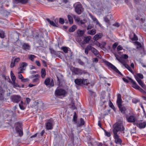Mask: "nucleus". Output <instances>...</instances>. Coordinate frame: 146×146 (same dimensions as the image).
I'll list each match as a JSON object with an SVG mask.
<instances>
[{"label": "nucleus", "mask_w": 146, "mask_h": 146, "mask_svg": "<svg viewBox=\"0 0 146 146\" xmlns=\"http://www.w3.org/2000/svg\"><path fill=\"white\" fill-rule=\"evenodd\" d=\"M113 133L118 134L119 131H122L124 130L125 128L121 122L116 123L113 126Z\"/></svg>", "instance_id": "f257e3e1"}, {"label": "nucleus", "mask_w": 146, "mask_h": 146, "mask_svg": "<svg viewBox=\"0 0 146 146\" xmlns=\"http://www.w3.org/2000/svg\"><path fill=\"white\" fill-rule=\"evenodd\" d=\"M16 133L19 134V136L20 137L22 136L23 134L22 124L19 122L15 123V125Z\"/></svg>", "instance_id": "f03ea898"}, {"label": "nucleus", "mask_w": 146, "mask_h": 146, "mask_svg": "<svg viewBox=\"0 0 146 146\" xmlns=\"http://www.w3.org/2000/svg\"><path fill=\"white\" fill-rule=\"evenodd\" d=\"M74 82L76 84L80 86L87 85L89 84L87 79L77 78L75 80Z\"/></svg>", "instance_id": "7ed1b4c3"}, {"label": "nucleus", "mask_w": 146, "mask_h": 146, "mask_svg": "<svg viewBox=\"0 0 146 146\" xmlns=\"http://www.w3.org/2000/svg\"><path fill=\"white\" fill-rule=\"evenodd\" d=\"M127 78L132 84V87L133 88L139 90V91L142 92H146L143 89H141L139 86H138L136 84V82L132 79L131 78L128 76L127 77Z\"/></svg>", "instance_id": "20e7f679"}, {"label": "nucleus", "mask_w": 146, "mask_h": 146, "mask_svg": "<svg viewBox=\"0 0 146 146\" xmlns=\"http://www.w3.org/2000/svg\"><path fill=\"white\" fill-rule=\"evenodd\" d=\"M74 8L75 12L78 15L80 14L84 11V9L82 5L78 2L76 3Z\"/></svg>", "instance_id": "39448f33"}, {"label": "nucleus", "mask_w": 146, "mask_h": 146, "mask_svg": "<svg viewBox=\"0 0 146 146\" xmlns=\"http://www.w3.org/2000/svg\"><path fill=\"white\" fill-rule=\"evenodd\" d=\"M11 99L13 102L18 103L21 100V97L18 95H14L11 96Z\"/></svg>", "instance_id": "423d86ee"}, {"label": "nucleus", "mask_w": 146, "mask_h": 146, "mask_svg": "<svg viewBox=\"0 0 146 146\" xmlns=\"http://www.w3.org/2000/svg\"><path fill=\"white\" fill-rule=\"evenodd\" d=\"M106 64L119 74L121 76H123V74L121 73V72L112 64L108 61H106Z\"/></svg>", "instance_id": "0eeeda50"}, {"label": "nucleus", "mask_w": 146, "mask_h": 146, "mask_svg": "<svg viewBox=\"0 0 146 146\" xmlns=\"http://www.w3.org/2000/svg\"><path fill=\"white\" fill-rule=\"evenodd\" d=\"M70 70L75 74H81L83 73L82 70L78 68L72 67L70 68Z\"/></svg>", "instance_id": "6e6552de"}, {"label": "nucleus", "mask_w": 146, "mask_h": 146, "mask_svg": "<svg viewBox=\"0 0 146 146\" xmlns=\"http://www.w3.org/2000/svg\"><path fill=\"white\" fill-rule=\"evenodd\" d=\"M113 134L115 143L116 144H121L122 142V141L118 135V134L113 133Z\"/></svg>", "instance_id": "1a4fd4ad"}, {"label": "nucleus", "mask_w": 146, "mask_h": 146, "mask_svg": "<svg viewBox=\"0 0 146 146\" xmlns=\"http://www.w3.org/2000/svg\"><path fill=\"white\" fill-rule=\"evenodd\" d=\"M55 93L57 96L64 95L66 94V92L64 90L59 88L56 91Z\"/></svg>", "instance_id": "9d476101"}, {"label": "nucleus", "mask_w": 146, "mask_h": 146, "mask_svg": "<svg viewBox=\"0 0 146 146\" xmlns=\"http://www.w3.org/2000/svg\"><path fill=\"white\" fill-rule=\"evenodd\" d=\"M91 48L92 49H91V50L92 52L96 56L99 57L100 58H101V56L100 54V53L97 50L96 48L93 47L91 46Z\"/></svg>", "instance_id": "9b49d317"}, {"label": "nucleus", "mask_w": 146, "mask_h": 146, "mask_svg": "<svg viewBox=\"0 0 146 146\" xmlns=\"http://www.w3.org/2000/svg\"><path fill=\"white\" fill-rule=\"evenodd\" d=\"M135 79L137 81L139 84L143 88L145 89L146 88V86L145 84L143 82L142 80L137 77H135Z\"/></svg>", "instance_id": "f8f14e48"}, {"label": "nucleus", "mask_w": 146, "mask_h": 146, "mask_svg": "<svg viewBox=\"0 0 146 146\" xmlns=\"http://www.w3.org/2000/svg\"><path fill=\"white\" fill-rule=\"evenodd\" d=\"M47 122L46 125V129L48 130H51L53 129V127L52 124V122L50 119Z\"/></svg>", "instance_id": "ddd939ff"}, {"label": "nucleus", "mask_w": 146, "mask_h": 146, "mask_svg": "<svg viewBox=\"0 0 146 146\" xmlns=\"http://www.w3.org/2000/svg\"><path fill=\"white\" fill-rule=\"evenodd\" d=\"M85 32L86 30H81L79 29L77 31V34L79 37H81L84 35Z\"/></svg>", "instance_id": "4468645a"}, {"label": "nucleus", "mask_w": 146, "mask_h": 146, "mask_svg": "<svg viewBox=\"0 0 146 146\" xmlns=\"http://www.w3.org/2000/svg\"><path fill=\"white\" fill-rule=\"evenodd\" d=\"M91 38V37L90 36H88L85 37L84 39L82 42L83 44H84L89 42V41Z\"/></svg>", "instance_id": "2eb2a0df"}, {"label": "nucleus", "mask_w": 146, "mask_h": 146, "mask_svg": "<svg viewBox=\"0 0 146 146\" xmlns=\"http://www.w3.org/2000/svg\"><path fill=\"white\" fill-rule=\"evenodd\" d=\"M4 91L2 88L0 86V100H3L4 99Z\"/></svg>", "instance_id": "dca6fc26"}, {"label": "nucleus", "mask_w": 146, "mask_h": 146, "mask_svg": "<svg viewBox=\"0 0 146 146\" xmlns=\"http://www.w3.org/2000/svg\"><path fill=\"white\" fill-rule=\"evenodd\" d=\"M137 126L140 128H144L146 125V122H143V123H137Z\"/></svg>", "instance_id": "f3484780"}, {"label": "nucleus", "mask_w": 146, "mask_h": 146, "mask_svg": "<svg viewBox=\"0 0 146 146\" xmlns=\"http://www.w3.org/2000/svg\"><path fill=\"white\" fill-rule=\"evenodd\" d=\"M16 3H21L23 4H25L28 2V0H13Z\"/></svg>", "instance_id": "a211bd4d"}, {"label": "nucleus", "mask_w": 146, "mask_h": 146, "mask_svg": "<svg viewBox=\"0 0 146 146\" xmlns=\"http://www.w3.org/2000/svg\"><path fill=\"white\" fill-rule=\"evenodd\" d=\"M118 107L121 113L124 114L126 113V112L127 111L126 109L124 106L121 105Z\"/></svg>", "instance_id": "6ab92c4d"}, {"label": "nucleus", "mask_w": 146, "mask_h": 146, "mask_svg": "<svg viewBox=\"0 0 146 146\" xmlns=\"http://www.w3.org/2000/svg\"><path fill=\"white\" fill-rule=\"evenodd\" d=\"M128 121L129 122H134L135 121V119L134 116L131 115L127 118Z\"/></svg>", "instance_id": "aec40b11"}, {"label": "nucleus", "mask_w": 146, "mask_h": 146, "mask_svg": "<svg viewBox=\"0 0 146 146\" xmlns=\"http://www.w3.org/2000/svg\"><path fill=\"white\" fill-rule=\"evenodd\" d=\"M50 50L51 53L52 54H54L57 56L59 57L60 56L59 53H58V52H56L52 48H50Z\"/></svg>", "instance_id": "412c9836"}, {"label": "nucleus", "mask_w": 146, "mask_h": 146, "mask_svg": "<svg viewBox=\"0 0 146 146\" xmlns=\"http://www.w3.org/2000/svg\"><path fill=\"white\" fill-rule=\"evenodd\" d=\"M102 34H97L94 36V39L95 40L97 41L99 39L101 38L102 37Z\"/></svg>", "instance_id": "4be33fe9"}, {"label": "nucleus", "mask_w": 146, "mask_h": 146, "mask_svg": "<svg viewBox=\"0 0 146 146\" xmlns=\"http://www.w3.org/2000/svg\"><path fill=\"white\" fill-rule=\"evenodd\" d=\"M41 76L42 78H44L46 75V73L45 69V68H43L41 69Z\"/></svg>", "instance_id": "5701e85b"}, {"label": "nucleus", "mask_w": 146, "mask_h": 146, "mask_svg": "<svg viewBox=\"0 0 146 146\" xmlns=\"http://www.w3.org/2000/svg\"><path fill=\"white\" fill-rule=\"evenodd\" d=\"M91 46L90 45H88L85 48V53L86 55H88V51L91 50L92 49L91 48Z\"/></svg>", "instance_id": "b1692460"}, {"label": "nucleus", "mask_w": 146, "mask_h": 146, "mask_svg": "<svg viewBox=\"0 0 146 146\" xmlns=\"http://www.w3.org/2000/svg\"><path fill=\"white\" fill-rule=\"evenodd\" d=\"M77 29V27L76 25H73L72 27L70 28L69 29V31L70 32H73Z\"/></svg>", "instance_id": "393cba45"}, {"label": "nucleus", "mask_w": 146, "mask_h": 146, "mask_svg": "<svg viewBox=\"0 0 146 146\" xmlns=\"http://www.w3.org/2000/svg\"><path fill=\"white\" fill-rule=\"evenodd\" d=\"M85 124V122L84 121L83 119L82 118H81L80 119V123L77 124V126L80 127L84 125Z\"/></svg>", "instance_id": "a878e982"}, {"label": "nucleus", "mask_w": 146, "mask_h": 146, "mask_svg": "<svg viewBox=\"0 0 146 146\" xmlns=\"http://www.w3.org/2000/svg\"><path fill=\"white\" fill-rule=\"evenodd\" d=\"M90 16L92 19L93 20V21L94 22H96V24L100 25V23L99 22L98 20L96 17L93 16L92 15L90 14Z\"/></svg>", "instance_id": "bb28decb"}, {"label": "nucleus", "mask_w": 146, "mask_h": 146, "mask_svg": "<svg viewBox=\"0 0 146 146\" xmlns=\"http://www.w3.org/2000/svg\"><path fill=\"white\" fill-rule=\"evenodd\" d=\"M30 48L29 45L28 44L25 43L22 46L23 48L25 50L29 49Z\"/></svg>", "instance_id": "cd10ccee"}, {"label": "nucleus", "mask_w": 146, "mask_h": 146, "mask_svg": "<svg viewBox=\"0 0 146 146\" xmlns=\"http://www.w3.org/2000/svg\"><path fill=\"white\" fill-rule=\"evenodd\" d=\"M27 65L28 64L27 63L25 62H23L21 64V66L19 68L21 69H25V68L27 66Z\"/></svg>", "instance_id": "c85d7f7f"}, {"label": "nucleus", "mask_w": 146, "mask_h": 146, "mask_svg": "<svg viewBox=\"0 0 146 146\" xmlns=\"http://www.w3.org/2000/svg\"><path fill=\"white\" fill-rule=\"evenodd\" d=\"M96 30L95 29H93L92 30L89 31L88 33V34L91 35H94L96 33Z\"/></svg>", "instance_id": "c756f323"}, {"label": "nucleus", "mask_w": 146, "mask_h": 146, "mask_svg": "<svg viewBox=\"0 0 146 146\" xmlns=\"http://www.w3.org/2000/svg\"><path fill=\"white\" fill-rule=\"evenodd\" d=\"M50 82V80L49 78H47L45 80L44 82V84L45 85L48 86L49 85Z\"/></svg>", "instance_id": "7c9ffc66"}, {"label": "nucleus", "mask_w": 146, "mask_h": 146, "mask_svg": "<svg viewBox=\"0 0 146 146\" xmlns=\"http://www.w3.org/2000/svg\"><path fill=\"white\" fill-rule=\"evenodd\" d=\"M73 121L74 122L75 124L77 123V116L76 112H74V114L73 116Z\"/></svg>", "instance_id": "2f4dec72"}, {"label": "nucleus", "mask_w": 146, "mask_h": 146, "mask_svg": "<svg viewBox=\"0 0 146 146\" xmlns=\"http://www.w3.org/2000/svg\"><path fill=\"white\" fill-rule=\"evenodd\" d=\"M68 17L70 24H72L73 22L72 17L69 15H68Z\"/></svg>", "instance_id": "473e14b6"}, {"label": "nucleus", "mask_w": 146, "mask_h": 146, "mask_svg": "<svg viewBox=\"0 0 146 146\" xmlns=\"http://www.w3.org/2000/svg\"><path fill=\"white\" fill-rule=\"evenodd\" d=\"M36 58V56L33 55H30L29 56V59L32 61H34V59Z\"/></svg>", "instance_id": "72a5a7b5"}, {"label": "nucleus", "mask_w": 146, "mask_h": 146, "mask_svg": "<svg viewBox=\"0 0 146 146\" xmlns=\"http://www.w3.org/2000/svg\"><path fill=\"white\" fill-rule=\"evenodd\" d=\"M122 99H117V103L118 105V107H119L122 105Z\"/></svg>", "instance_id": "f704fd0d"}, {"label": "nucleus", "mask_w": 146, "mask_h": 146, "mask_svg": "<svg viewBox=\"0 0 146 146\" xmlns=\"http://www.w3.org/2000/svg\"><path fill=\"white\" fill-rule=\"evenodd\" d=\"M11 83H12L13 85V87L15 88L17 87H20V86L18 85L17 83L15 82V81H14L13 82H12L11 81Z\"/></svg>", "instance_id": "c9c22d12"}, {"label": "nucleus", "mask_w": 146, "mask_h": 146, "mask_svg": "<svg viewBox=\"0 0 146 146\" xmlns=\"http://www.w3.org/2000/svg\"><path fill=\"white\" fill-rule=\"evenodd\" d=\"M62 49L65 53H67L68 51V48L66 47H62Z\"/></svg>", "instance_id": "e433bc0d"}, {"label": "nucleus", "mask_w": 146, "mask_h": 146, "mask_svg": "<svg viewBox=\"0 0 146 146\" xmlns=\"http://www.w3.org/2000/svg\"><path fill=\"white\" fill-rule=\"evenodd\" d=\"M78 62L80 65L84 66V63L80 59H77Z\"/></svg>", "instance_id": "4c0bfd02"}, {"label": "nucleus", "mask_w": 146, "mask_h": 146, "mask_svg": "<svg viewBox=\"0 0 146 146\" xmlns=\"http://www.w3.org/2000/svg\"><path fill=\"white\" fill-rule=\"evenodd\" d=\"M132 102L133 103L136 104L137 102H139L140 101L135 98H133L132 99Z\"/></svg>", "instance_id": "58836bf2"}, {"label": "nucleus", "mask_w": 146, "mask_h": 146, "mask_svg": "<svg viewBox=\"0 0 146 146\" xmlns=\"http://www.w3.org/2000/svg\"><path fill=\"white\" fill-rule=\"evenodd\" d=\"M135 45H137L138 46L137 47V49L139 48H141V44L137 41H136L135 42Z\"/></svg>", "instance_id": "ea45409f"}, {"label": "nucleus", "mask_w": 146, "mask_h": 146, "mask_svg": "<svg viewBox=\"0 0 146 146\" xmlns=\"http://www.w3.org/2000/svg\"><path fill=\"white\" fill-rule=\"evenodd\" d=\"M114 55L116 57V59H117L119 61L122 58V57L116 54H115Z\"/></svg>", "instance_id": "a19ab883"}, {"label": "nucleus", "mask_w": 146, "mask_h": 146, "mask_svg": "<svg viewBox=\"0 0 146 146\" xmlns=\"http://www.w3.org/2000/svg\"><path fill=\"white\" fill-rule=\"evenodd\" d=\"M4 33L3 31H1L0 32V37L1 38H3L4 37Z\"/></svg>", "instance_id": "79ce46f5"}, {"label": "nucleus", "mask_w": 146, "mask_h": 146, "mask_svg": "<svg viewBox=\"0 0 146 146\" xmlns=\"http://www.w3.org/2000/svg\"><path fill=\"white\" fill-rule=\"evenodd\" d=\"M137 76L140 78L142 79L143 78V74L141 73H137Z\"/></svg>", "instance_id": "37998d69"}, {"label": "nucleus", "mask_w": 146, "mask_h": 146, "mask_svg": "<svg viewBox=\"0 0 146 146\" xmlns=\"http://www.w3.org/2000/svg\"><path fill=\"white\" fill-rule=\"evenodd\" d=\"M59 22L62 24H63L64 23V21L63 19L60 18L59 19Z\"/></svg>", "instance_id": "c03bdc74"}, {"label": "nucleus", "mask_w": 146, "mask_h": 146, "mask_svg": "<svg viewBox=\"0 0 146 146\" xmlns=\"http://www.w3.org/2000/svg\"><path fill=\"white\" fill-rule=\"evenodd\" d=\"M131 39L132 41L137 40H138V38L134 34L133 37Z\"/></svg>", "instance_id": "a18cd8bd"}, {"label": "nucleus", "mask_w": 146, "mask_h": 146, "mask_svg": "<svg viewBox=\"0 0 146 146\" xmlns=\"http://www.w3.org/2000/svg\"><path fill=\"white\" fill-rule=\"evenodd\" d=\"M119 62L122 64L123 65H125L126 63L124 59H123L122 58Z\"/></svg>", "instance_id": "49530a36"}, {"label": "nucleus", "mask_w": 146, "mask_h": 146, "mask_svg": "<svg viewBox=\"0 0 146 146\" xmlns=\"http://www.w3.org/2000/svg\"><path fill=\"white\" fill-rule=\"evenodd\" d=\"M94 26L93 25H91V24H89L88 26L87 29V30H89L91 29Z\"/></svg>", "instance_id": "de8ad7c7"}, {"label": "nucleus", "mask_w": 146, "mask_h": 146, "mask_svg": "<svg viewBox=\"0 0 146 146\" xmlns=\"http://www.w3.org/2000/svg\"><path fill=\"white\" fill-rule=\"evenodd\" d=\"M103 130L105 132L106 135L107 137H110V133L107 132L106 130L104 129H103Z\"/></svg>", "instance_id": "09e8293b"}, {"label": "nucleus", "mask_w": 146, "mask_h": 146, "mask_svg": "<svg viewBox=\"0 0 146 146\" xmlns=\"http://www.w3.org/2000/svg\"><path fill=\"white\" fill-rule=\"evenodd\" d=\"M54 85V82L52 79L50 81L49 83V85L51 86H53Z\"/></svg>", "instance_id": "8fccbe9b"}, {"label": "nucleus", "mask_w": 146, "mask_h": 146, "mask_svg": "<svg viewBox=\"0 0 146 146\" xmlns=\"http://www.w3.org/2000/svg\"><path fill=\"white\" fill-rule=\"evenodd\" d=\"M104 21L106 23H109L110 20L108 19V18L107 17H105L104 18Z\"/></svg>", "instance_id": "3c124183"}, {"label": "nucleus", "mask_w": 146, "mask_h": 146, "mask_svg": "<svg viewBox=\"0 0 146 146\" xmlns=\"http://www.w3.org/2000/svg\"><path fill=\"white\" fill-rule=\"evenodd\" d=\"M19 107L22 110H24L25 109V108L24 107L23 104H19Z\"/></svg>", "instance_id": "603ef678"}, {"label": "nucleus", "mask_w": 146, "mask_h": 146, "mask_svg": "<svg viewBox=\"0 0 146 146\" xmlns=\"http://www.w3.org/2000/svg\"><path fill=\"white\" fill-rule=\"evenodd\" d=\"M50 24L53 26L58 27L56 24H55L53 21H51L50 22Z\"/></svg>", "instance_id": "864d4df0"}, {"label": "nucleus", "mask_w": 146, "mask_h": 146, "mask_svg": "<svg viewBox=\"0 0 146 146\" xmlns=\"http://www.w3.org/2000/svg\"><path fill=\"white\" fill-rule=\"evenodd\" d=\"M128 56L126 54H124L122 55V58L123 59H127L128 58Z\"/></svg>", "instance_id": "5fc2aeb1"}, {"label": "nucleus", "mask_w": 146, "mask_h": 146, "mask_svg": "<svg viewBox=\"0 0 146 146\" xmlns=\"http://www.w3.org/2000/svg\"><path fill=\"white\" fill-rule=\"evenodd\" d=\"M123 49V48L121 45L118 46L117 48V51H119Z\"/></svg>", "instance_id": "6e6d98bb"}, {"label": "nucleus", "mask_w": 146, "mask_h": 146, "mask_svg": "<svg viewBox=\"0 0 146 146\" xmlns=\"http://www.w3.org/2000/svg\"><path fill=\"white\" fill-rule=\"evenodd\" d=\"M113 26L116 27H118L120 26V24L118 23H115L113 25Z\"/></svg>", "instance_id": "4d7b16f0"}, {"label": "nucleus", "mask_w": 146, "mask_h": 146, "mask_svg": "<svg viewBox=\"0 0 146 146\" xmlns=\"http://www.w3.org/2000/svg\"><path fill=\"white\" fill-rule=\"evenodd\" d=\"M20 60V58H16L14 60V62L15 63H17V62H19V61Z\"/></svg>", "instance_id": "13d9d810"}, {"label": "nucleus", "mask_w": 146, "mask_h": 146, "mask_svg": "<svg viewBox=\"0 0 146 146\" xmlns=\"http://www.w3.org/2000/svg\"><path fill=\"white\" fill-rule=\"evenodd\" d=\"M95 44L97 46H98L99 47H101V46H102V44H101L100 43L96 41V42L95 43Z\"/></svg>", "instance_id": "bf43d9fd"}, {"label": "nucleus", "mask_w": 146, "mask_h": 146, "mask_svg": "<svg viewBox=\"0 0 146 146\" xmlns=\"http://www.w3.org/2000/svg\"><path fill=\"white\" fill-rule=\"evenodd\" d=\"M15 63L14 62V61H12L10 64L11 68H12L13 67L15 66Z\"/></svg>", "instance_id": "052dcab7"}, {"label": "nucleus", "mask_w": 146, "mask_h": 146, "mask_svg": "<svg viewBox=\"0 0 146 146\" xmlns=\"http://www.w3.org/2000/svg\"><path fill=\"white\" fill-rule=\"evenodd\" d=\"M29 79L28 78H23V79L21 80V81L23 82H26L28 81Z\"/></svg>", "instance_id": "680f3d73"}, {"label": "nucleus", "mask_w": 146, "mask_h": 146, "mask_svg": "<svg viewBox=\"0 0 146 146\" xmlns=\"http://www.w3.org/2000/svg\"><path fill=\"white\" fill-rule=\"evenodd\" d=\"M18 69V70H20L19 72H18V74H20L21 73H23V71L25 70V69H21L19 68Z\"/></svg>", "instance_id": "e2e57ef3"}, {"label": "nucleus", "mask_w": 146, "mask_h": 146, "mask_svg": "<svg viewBox=\"0 0 146 146\" xmlns=\"http://www.w3.org/2000/svg\"><path fill=\"white\" fill-rule=\"evenodd\" d=\"M11 78L12 80V82L14 81H15L16 78L15 75L14 76H11Z\"/></svg>", "instance_id": "0e129e2a"}, {"label": "nucleus", "mask_w": 146, "mask_h": 146, "mask_svg": "<svg viewBox=\"0 0 146 146\" xmlns=\"http://www.w3.org/2000/svg\"><path fill=\"white\" fill-rule=\"evenodd\" d=\"M118 45V43L117 42L114 43L113 45V48L114 49Z\"/></svg>", "instance_id": "69168bd1"}, {"label": "nucleus", "mask_w": 146, "mask_h": 146, "mask_svg": "<svg viewBox=\"0 0 146 146\" xmlns=\"http://www.w3.org/2000/svg\"><path fill=\"white\" fill-rule=\"evenodd\" d=\"M26 100L27 104H29L31 101V99L29 98H26Z\"/></svg>", "instance_id": "338daca9"}, {"label": "nucleus", "mask_w": 146, "mask_h": 146, "mask_svg": "<svg viewBox=\"0 0 146 146\" xmlns=\"http://www.w3.org/2000/svg\"><path fill=\"white\" fill-rule=\"evenodd\" d=\"M88 90L91 95H95V93L92 91V90L90 89H88Z\"/></svg>", "instance_id": "774afa93"}]
</instances>
